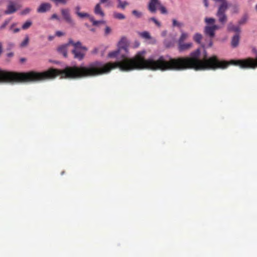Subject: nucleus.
<instances>
[{
  "mask_svg": "<svg viewBox=\"0 0 257 257\" xmlns=\"http://www.w3.org/2000/svg\"><path fill=\"white\" fill-rule=\"evenodd\" d=\"M51 8V5L48 3H44L41 4L37 9V12L40 13H45L49 11Z\"/></svg>",
  "mask_w": 257,
  "mask_h": 257,
  "instance_id": "11",
  "label": "nucleus"
},
{
  "mask_svg": "<svg viewBox=\"0 0 257 257\" xmlns=\"http://www.w3.org/2000/svg\"><path fill=\"white\" fill-rule=\"evenodd\" d=\"M204 5L206 8H208L209 6V3L208 0H203Z\"/></svg>",
  "mask_w": 257,
  "mask_h": 257,
  "instance_id": "38",
  "label": "nucleus"
},
{
  "mask_svg": "<svg viewBox=\"0 0 257 257\" xmlns=\"http://www.w3.org/2000/svg\"><path fill=\"white\" fill-rule=\"evenodd\" d=\"M69 44H71V46L73 47L72 53L74 55V57L79 60H82L85 55L82 51H87V48L82 46L80 41L75 42L72 39H70Z\"/></svg>",
  "mask_w": 257,
  "mask_h": 257,
  "instance_id": "2",
  "label": "nucleus"
},
{
  "mask_svg": "<svg viewBox=\"0 0 257 257\" xmlns=\"http://www.w3.org/2000/svg\"><path fill=\"white\" fill-rule=\"evenodd\" d=\"M8 57H12L13 56V54L12 53H9L8 54Z\"/></svg>",
  "mask_w": 257,
  "mask_h": 257,
  "instance_id": "44",
  "label": "nucleus"
},
{
  "mask_svg": "<svg viewBox=\"0 0 257 257\" xmlns=\"http://www.w3.org/2000/svg\"><path fill=\"white\" fill-rule=\"evenodd\" d=\"M32 25V22L31 20H27L22 26V29L24 30H27Z\"/></svg>",
  "mask_w": 257,
  "mask_h": 257,
  "instance_id": "22",
  "label": "nucleus"
},
{
  "mask_svg": "<svg viewBox=\"0 0 257 257\" xmlns=\"http://www.w3.org/2000/svg\"><path fill=\"white\" fill-rule=\"evenodd\" d=\"M178 44V50L179 52H184L185 51H187L189 50L193 45L192 43L188 42V43H181Z\"/></svg>",
  "mask_w": 257,
  "mask_h": 257,
  "instance_id": "12",
  "label": "nucleus"
},
{
  "mask_svg": "<svg viewBox=\"0 0 257 257\" xmlns=\"http://www.w3.org/2000/svg\"><path fill=\"white\" fill-rule=\"evenodd\" d=\"M227 9H218L216 16L219 23L224 25L227 21V16L226 11Z\"/></svg>",
  "mask_w": 257,
  "mask_h": 257,
  "instance_id": "5",
  "label": "nucleus"
},
{
  "mask_svg": "<svg viewBox=\"0 0 257 257\" xmlns=\"http://www.w3.org/2000/svg\"><path fill=\"white\" fill-rule=\"evenodd\" d=\"M21 61H25V59H24V58H22V59H21Z\"/></svg>",
  "mask_w": 257,
  "mask_h": 257,
  "instance_id": "46",
  "label": "nucleus"
},
{
  "mask_svg": "<svg viewBox=\"0 0 257 257\" xmlns=\"http://www.w3.org/2000/svg\"><path fill=\"white\" fill-rule=\"evenodd\" d=\"M239 35L238 34H236L234 35L231 40V46L233 47H236L239 43Z\"/></svg>",
  "mask_w": 257,
  "mask_h": 257,
  "instance_id": "19",
  "label": "nucleus"
},
{
  "mask_svg": "<svg viewBox=\"0 0 257 257\" xmlns=\"http://www.w3.org/2000/svg\"><path fill=\"white\" fill-rule=\"evenodd\" d=\"M149 20L153 22L157 26H161V23L159 22L155 18H151L149 19Z\"/></svg>",
  "mask_w": 257,
  "mask_h": 257,
  "instance_id": "29",
  "label": "nucleus"
},
{
  "mask_svg": "<svg viewBox=\"0 0 257 257\" xmlns=\"http://www.w3.org/2000/svg\"><path fill=\"white\" fill-rule=\"evenodd\" d=\"M139 35L141 38H143L146 41H148V43L150 44H154L156 42L155 39L153 38L151 36L149 32L147 31L139 32Z\"/></svg>",
  "mask_w": 257,
  "mask_h": 257,
  "instance_id": "10",
  "label": "nucleus"
},
{
  "mask_svg": "<svg viewBox=\"0 0 257 257\" xmlns=\"http://www.w3.org/2000/svg\"><path fill=\"white\" fill-rule=\"evenodd\" d=\"M61 15L64 20L70 26H74L75 23L74 21L72 19L70 14V11L68 9H62L61 10Z\"/></svg>",
  "mask_w": 257,
  "mask_h": 257,
  "instance_id": "6",
  "label": "nucleus"
},
{
  "mask_svg": "<svg viewBox=\"0 0 257 257\" xmlns=\"http://www.w3.org/2000/svg\"><path fill=\"white\" fill-rule=\"evenodd\" d=\"M229 7V13L231 16L237 15L239 14L240 11V6L238 3L234 2L231 4L228 5Z\"/></svg>",
  "mask_w": 257,
  "mask_h": 257,
  "instance_id": "9",
  "label": "nucleus"
},
{
  "mask_svg": "<svg viewBox=\"0 0 257 257\" xmlns=\"http://www.w3.org/2000/svg\"><path fill=\"white\" fill-rule=\"evenodd\" d=\"M159 9L160 10L161 13L163 14H167L168 13L167 9L162 4L159 8Z\"/></svg>",
  "mask_w": 257,
  "mask_h": 257,
  "instance_id": "28",
  "label": "nucleus"
},
{
  "mask_svg": "<svg viewBox=\"0 0 257 257\" xmlns=\"http://www.w3.org/2000/svg\"><path fill=\"white\" fill-rule=\"evenodd\" d=\"M99 3L96 5L94 8V13L97 15H100L103 17L104 16V13L101 8V4H105V7L110 6V2L109 0H99Z\"/></svg>",
  "mask_w": 257,
  "mask_h": 257,
  "instance_id": "7",
  "label": "nucleus"
},
{
  "mask_svg": "<svg viewBox=\"0 0 257 257\" xmlns=\"http://www.w3.org/2000/svg\"><path fill=\"white\" fill-rule=\"evenodd\" d=\"M255 9L256 10H257V4L255 5Z\"/></svg>",
  "mask_w": 257,
  "mask_h": 257,
  "instance_id": "48",
  "label": "nucleus"
},
{
  "mask_svg": "<svg viewBox=\"0 0 257 257\" xmlns=\"http://www.w3.org/2000/svg\"><path fill=\"white\" fill-rule=\"evenodd\" d=\"M81 9V7L80 6H77L75 7V13L76 15H78L80 12V10Z\"/></svg>",
  "mask_w": 257,
  "mask_h": 257,
  "instance_id": "32",
  "label": "nucleus"
},
{
  "mask_svg": "<svg viewBox=\"0 0 257 257\" xmlns=\"http://www.w3.org/2000/svg\"><path fill=\"white\" fill-rule=\"evenodd\" d=\"M248 17L246 15H243L238 22L239 26L244 24L247 21Z\"/></svg>",
  "mask_w": 257,
  "mask_h": 257,
  "instance_id": "24",
  "label": "nucleus"
},
{
  "mask_svg": "<svg viewBox=\"0 0 257 257\" xmlns=\"http://www.w3.org/2000/svg\"><path fill=\"white\" fill-rule=\"evenodd\" d=\"M70 45H71V44H69V41L67 44L62 45L58 47V51L60 54H62L64 56V57H66L67 56L68 48Z\"/></svg>",
  "mask_w": 257,
  "mask_h": 257,
  "instance_id": "13",
  "label": "nucleus"
},
{
  "mask_svg": "<svg viewBox=\"0 0 257 257\" xmlns=\"http://www.w3.org/2000/svg\"><path fill=\"white\" fill-rule=\"evenodd\" d=\"M31 11V9L29 8H27L25 9H24L22 12L23 15H27L29 14Z\"/></svg>",
  "mask_w": 257,
  "mask_h": 257,
  "instance_id": "31",
  "label": "nucleus"
},
{
  "mask_svg": "<svg viewBox=\"0 0 257 257\" xmlns=\"http://www.w3.org/2000/svg\"><path fill=\"white\" fill-rule=\"evenodd\" d=\"M3 3V1H0V6Z\"/></svg>",
  "mask_w": 257,
  "mask_h": 257,
  "instance_id": "47",
  "label": "nucleus"
},
{
  "mask_svg": "<svg viewBox=\"0 0 257 257\" xmlns=\"http://www.w3.org/2000/svg\"><path fill=\"white\" fill-rule=\"evenodd\" d=\"M53 2L56 5L59 4L66 5L69 0H50Z\"/></svg>",
  "mask_w": 257,
  "mask_h": 257,
  "instance_id": "25",
  "label": "nucleus"
},
{
  "mask_svg": "<svg viewBox=\"0 0 257 257\" xmlns=\"http://www.w3.org/2000/svg\"><path fill=\"white\" fill-rule=\"evenodd\" d=\"M172 26L173 27H178L179 28H181L184 26L183 23L181 22L178 21L176 19L172 20Z\"/></svg>",
  "mask_w": 257,
  "mask_h": 257,
  "instance_id": "21",
  "label": "nucleus"
},
{
  "mask_svg": "<svg viewBox=\"0 0 257 257\" xmlns=\"http://www.w3.org/2000/svg\"><path fill=\"white\" fill-rule=\"evenodd\" d=\"M117 2V8L121 10H124L126 7L129 5V3L126 1L116 0Z\"/></svg>",
  "mask_w": 257,
  "mask_h": 257,
  "instance_id": "16",
  "label": "nucleus"
},
{
  "mask_svg": "<svg viewBox=\"0 0 257 257\" xmlns=\"http://www.w3.org/2000/svg\"><path fill=\"white\" fill-rule=\"evenodd\" d=\"M64 33L61 32V31H57L56 32V36H57V37H61L63 35H64Z\"/></svg>",
  "mask_w": 257,
  "mask_h": 257,
  "instance_id": "36",
  "label": "nucleus"
},
{
  "mask_svg": "<svg viewBox=\"0 0 257 257\" xmlns=\"http://www.w3.org/2000/svg\"><path fill=\"white\" fill-rule=\"evenodd\" d=\"M89 18V20L91 22H92L93 25L94 26V22H95L96 20H95L94 18L93 17L90 16L88 17Z\"/></svg>",
  "mask_w": 257,
  "mask_h": 257,
  "instance_id": "39",
  "label": "nucleus"
},
{
  "mask_svg": "<svg viewBox=\"0 0 257 257\" xmlns=\"http://www.w3.org/2000/svg\"><path fill=\"white\" fill-rule=\"evenodd\" d=\"M215 3H220L218 9H228V4L227 0H213Z\"/></svg>",
  "mask_w": 257,
  "mask_h": 257,
  "instance_id": "17",
  "label": "nucleus"
},
{
  "mask_svg": "<svg viewBox=\"0 0 257 257\" xmlns=\"http://www.w3.org/2000/svg\"><path fill=\"white\" fill-rule=\"evenodd\" d=\"M205 22L207 24V26H212L215 25V19L212 18H206Z\"/></svg>",
  "mask_w": 257,
  "mask_h": 257,
  "instance_id": "23",
  "label": "nucleus"
},
{
  "mask_svg": "<svg viewBox=\"0 0 257 257\" xmlns=\"http://www.w3.org/2000/svg\"><path fill=\"white\" fill-rule=\"evenodd\" d=\"M90 31H92V32H94L95 31V29H94V28L91 29Z\"/></svg>",
  "mask_w": 257,
  "mask_h": 257,
  "instance_id": "45",
  "label": "nucleus"
},
{
  "mask_svg": "<svg viewBox=\"0 0 257 257\" xmlns=\"http://www.w3.org/2000/svg\"><path fill=\"white\" fill-rule=\"evenodd\" d=\"M104 23L105 22L104 21H96L95 22H94V26H97L98 24Z\"/></svg>",
  "mask_w": 257,
  "mask_h": 257,
  "instance_id": "33",
  "label": "nucleus"
},
{
  "mask_svg": "<svg viewBox=\"0 0 257 257\" xmlns=\"http://www.w3.org/2000/svg\"><path fill=\"white\" fill-rule=\"evenodd\" d=\"M139 45H140V43L138 41H136V42H135V43L134 44V48H137L139 46Z\"/></svg>",
  "mask_w": 257,
  "mask_h": 257,
  "instance_id": "40",
  "label": "nucleus"
},
{
  "mask_svg": "<svg viewBox=\"0 0 257 257\" xmlns=\"http://www.w3.org/2000/svg\"><path fill=\"white\" fill-rule=\"evenodd\" d=\"M227 29L228 31H232L236 33L240 32L239 26L238 25L237 26L234 25L232 22L228 23Z\"/></svg>",
  "mask_w": 257,
  "mask_h": 257,
  "instance_id": "14",
  "label": "nucleus"
},
{
  "mask_svg": "<svg viewBox=\"0 0 257 257\" xmlns=\"http://www.w3.org/2000/svg\"><path fill=\"white\" fill-rule=\"evenodd\" d=\"M51 19H56V20H60V18H59V17L57 16V14H54L52 15L51 16Z\"/></svg>",
  "mask_w": 257,
  "mask_h": 257,
  "instance_id": "35",
  "label": "nucleus"
},
{
  "mask_svg": "<svg viewBox=\"0 0 257 257\" xmlns=\"http://www.w3.org/2000/svg\"><path fill=\"white\" fill-rule=\"evenodd\" d=\"M161 4L160 0H150L148 3V9L152 13H155Z\"/></svg>",
  "mask_w": 257,
  "mask_h": 257,
  "instance_id": "8",
  "label": "nucleus"
},
{
  "mask_svg": "<svg viewBox=\"0 0 257 257\" xmlns=\"http://www.w3.org/2000/svg\"><path fill=\"white\" fill-rule=\"evenodd\" d=\"M132 14L137 18H139L142 16V13L141 12H139L137 10H133L132 11Z\"/></svg>",
  "mask_w": 257,
  "mask_h": 257,
  "instance_id": "27",
  "label": "nucleus"
},
{
  "mask_svg": "<svg viewBox=\"0 0 257 257\" xmlns=\"http://www.w3.org/2000/svg\"><path fill=\"white\" fill-rule=\"evenodd\" d=\"M15 25L14 24L12 26V27H11V29H12V27L14 26Z\"/></svg>",
  "mask_w": 257,
  "mask_h": 257,
  "instance_id": "49",
  "label": "nucleus"
},
{
  "mask_svg": "<svg viewBox=\"0 0 257 257\" xmlns=\"http://www.w3.org/2000/svg\"><path fill=\"white\" fill-rule=\"evenodd\" d=\"M78 16H79L81 18H83L85 17H89V15L88 14L86 13H79L78 15H77Z\"/></svg>",
  "mask_w": 257,
  "mask_h": 257,
  "instance_id": "30",
  "label": "nucleus"
},
{
  "mask_svg": "<svg viewBox=\"0 0 257 257\" xmlns=\"http://www.w3.org/2000/svg\"><path fill=\"white\" fill-rule=\"evenodd\" d=\"M20 31V29L19 28H15L13 30V31L14 33H17L19 32Z\"/></svg>",
  "mask_w": 257,
  "mask_h": 257,
  "instance_id": "41",
  "label": "nucleus"
},
{
  "mask_svg": "<svg viewBox=\"0 0 257 257\" xmlns=\"http://www.w3.org/2000/svg\"><path fill=\"white\" fill-rule=\"evenodd\" d=\"M2 43L0 42V54L2 53Z\"/></svg>",
  "mask_w": 257,
  "mask_h": 257,
  "instance_id": "43",
  "label": "nucleus"
},
{
  "mask_svg": "<svg viewBox=\"0 0 257 257\" xmlns=\"http://www.w3.org/2000/svg\"><path fill=\"white\" fill-rule=\"evenodd\" d=\"M54 38H55V36H51L50 35V36H48V39L49 41H52L54 39Z\"/></svg>",
  "mask_w": 257,
  "mask_h": 257,
  "instance_id": "42",
  "label": "nucleus"
},
{
  "mask_svg": "<svg viewBox=\"0 0 257 257\" xmlns=\"http://www.w3.org/2000/svg\"><path fill=\"white\" fill-rule=\"evenodd\" d=\"M193 39L194 41H195L196 42H197V43L201 44V45L203 44H201V41L202 39V36L201 34L198 33H195L193 36ZM208 41H207V42H206L205 43H204L203 44H208Z\"/></svg>",
  "mask_w": 257,
  "mask_h": 257,
  "instance_id": "18",
  "label": "nucleus"
},
{
  "mask_svg": "<svg viewBox=\"0 0 257 257\" xmlns=\"http://www.w3.org/2000/svg\"><path fill=\"white\" fill-rule=\"evenodd\" d=\"M239 67L243 69L257 67V55L255 59L249 58L246 59L239 60Z\"/></svg>",
  "mask_w": 257,
  "mask_h": 257,
  "instance_id": "4",
  "label": "nucleus"
},
{
  "mask_svg": "<svg viewBox=\"0 0 257 257\" xmlns=\"http://www.w3.org/2000/svg\"><path fill=\"white\" fill-rule=\"evenodd\" d=\"M111 31V29L109 27H106L105 29V35H108Z\"/></svg>",
  "mask_w": 257,
  "mask_h": 257,
  "instance_id": "34",
  "label": "nucleus"
},
{
  "mask_svg": "<svg viewBox=\"0 0 257 257\" xmlns=\"http://www.w3.org/2000/svg\"><path fill=\"white\" fill-rule=\"evenodd\" d=\"M57 76H60L61 78L75 79V66L66 67L63 70L51 68L43 72H30L23 73L0 69V83L42 81L54 79Z\"/></svg>",
  "mask_w": 257,
  "mask_h": 257,
  "instance_id": "1",
  "label": "nucleus"
},
{
  "mask_svg": "<svg viewBox=\"0 0 257 257\" xmlns=\"http://www.w3.org/2000/svg\"><path fill=\"white\" fill-rule=\"evenodd\" d=\"M29 37L28 36H26L25 37L24 41L23 42H22V43H21L20 46L21 47H24L26 46L29 43Z\"/></svg>",
  "mask_w": 257,
  "mask_h": 257,
  "instance_id": "26",
  "label": "nucleus"
},
{
  "mask_svg": "<svg viewBox=\"0 0 257 257\" xmlns=\"http://www.w3.org/2000/svg\"><path fill=\"white\" fill-rule=\"evenodd\" d=\"M181 35L178 40V44L184 43L185 41L188 38L189 36L188 33L183 31H181Z\"/></svg>",
  "mask_w": 257,
  "mask_h": 257,
  "instance_id": "15",
  "label": "nucleus"
},
{
  "mask_svg": "<svg viewBox=\"0 0 257 257\" xmlns=\"http://www.w3.org/2000/svg\"><path fill=\"white\" fill-rule=\"evenodd\" d=\"M220 27L217 25H213L212 26H206L204 28V33L206 35L208 36L210 38L209 40L208 41V44H204L202 45V47L203 48L205 47H211L212 45V39L214 37L215 35V31L216 30H219Z\"/></svg>",
  "mask_w": 257,
  "mask_h": 257,
  "instance_id": "3",
  "label": "nucleus"
},
{
  "mask_svg": "<svg viewBox=\"0 0 257 257\" xmlns=\"http://www.w3.org/2000/svg\"><path fill=\"white\" fill-rule=\"evenodd\" d=\"M113 16L114 19L117 20H124L125 19V16L123 14L116 12H113Z\"/></svg>",
  "mask_w": 257,
  "mask_h": 257,
  "instance_id": "20",
  "label": "nucleus"
},
{
  "mask_svg": "<svg viewBox=\"0 0 257 257\" xmlns=\"http://www.w3.org/2000/svg\"><path fill=\"white\" fill-rule=\"evenodd\" d=\"M10 21V20H5V21L4 22V23L2 26V28L5 27L9 23Z\"/></svg>",
  "mask_w": 257,
  "mask_h": 257,
  "instance_id": "37",
  "label": "nucleus"
}]
</instances>
